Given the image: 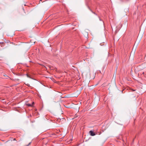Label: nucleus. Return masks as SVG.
<instances>
[{"mask_svg":"<svg viewBox=\"0 0 146 146\" xmlns=\"http://www.w3.org/2000/svg\"><path fill=\"white\" fill-rule=\"evenodd\" d=\"M89 133L92 136H94L96 135V134L92 131H89Z\"/></svg>","mask_w":146,"mask_h":146,"instance_id":"1","label":"nucleus"},{"mask_svg":"<svg viewBox=\"0 0 146 146\" xmlns=\"http://www.w3.org/2000/svg\"><path fill=\"white\" fill-rule=\"evenodd\" d=\"M34 104V102H33L32 103V104H27V105L29 106H32L33 105V104Z\"/></svg>","mask_w":146,"mask_h":146,"instance_id":"2","label":"nucleus"},{"mask_svg":"<svg viewBox=\"0 0 146 146\" xmlns=\"http://www.w3.org/2000/svg\"><path fill=\"white\" fill-rule=\"evenodd\" d=\"M41 65L42 66V67H44L45 68H46V67H45L44 65Z\"/></svg>","mask_w":146,"mask_h":146,"instance_id":"3","label":"nucleus"},{"mask_svg":"<svg viewBox=\"0 0 146 146\" xmlns=\"http://www.w3.org/2000/svg\"><path fill=\"white\" fill-rule=\"evenodd\" d=\"M27 76L28 78H30V76H29V75L28 74H27Z\"/></svg>","mask_w":146,"mask_h":146,"instance_id":"4","label":"nucleus"},{"mask_svg":"<svg viewBox=\"0 0 146 146\" xmlns=\"http://www.w3.org/2000/svg\"><path fill=\"white\" fill-rule=\"evenodd\" d=\"M31 143V142L29 143V144L27 145V146H28Z\"/></svg>","mask_w":146,"mask_h":146,"instance_id":"5","label":"nucleus"},{"mask_svg":"<svg viewBox=\"0 0 146 146\" xmlns=\"http://www.w3.org/2000/svg\"><path fill=\"white\" fill-rule=\"evenodd\" d=\"M49 68H50V69H51V70H52V68L51 67L49 66Z\"/></svg>","mask_w":146,"mask_h":146,"instance_id":"6","label":"nucleus"},{"mask_svg":"<svg viewBox=\"0 0 146 146\" xmlns=\"http://www.w3.org/2000/svg\"><path fill=\"white\" fill-rule=\"evenodd\" d=\"M135 90H133V91H135Z\"/></svg>","mask_w":146,"mask_h":146,"instance_id":"7","label":"nucleus"},{"mask_svg":"<svg viewBox=\"0 0 146 146\" xmlns=\"http://www.w3.org/2000/svg\"><path fill=\"white\" fill-rule=\"evenodd\" d=\"M40 1H41L42 0H40Z\"/></svg>","mask_w":146,"mask_h":146,"instance_id":"8","label":"nucleus"}]
</instances>
